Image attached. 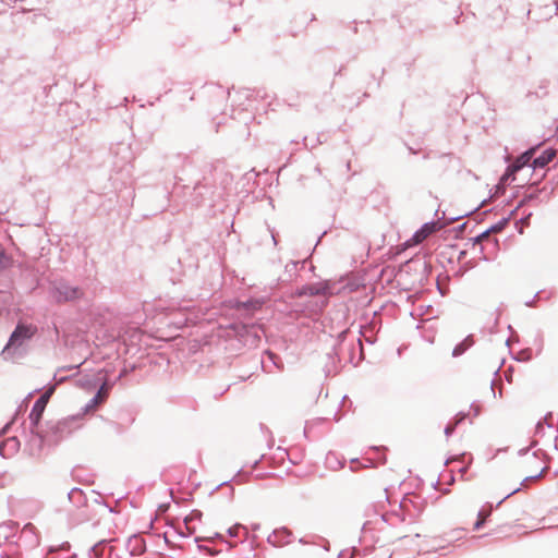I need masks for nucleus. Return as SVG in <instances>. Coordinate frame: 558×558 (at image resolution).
I'll return each instance as SVG.
<instances>
[{
  "mask_svg": "<svg viewBox=\"0 0 558 558\" xmlns=\"http://www.w3.org/2000/svg\"><path fill=\"white\" fill-rule=\"evenodd\" d=\"M490 513H492V509H490V508L482 509V510L478 512V514H477V520H476V522L474 523L473 529H474L475 531L480 530V529L484 525V523H485L486 519L490 515Z\"/></svg>",
  "mask_w": 558,
  "mask_h": 558,
  "instance_id": "obj_9",
  "label": "nucleus"
},
{
  "mask_svg": "<svg viewBox=\"0 0 558 558\" xmlns=\"http://www.w3.org/2000/svg\"><path fill=\"white\" fill-rule=\"evenodd\" d=\"M556 156V150L546 149L541 156L533 160V168H544L547 166Z\"/></svg>",
  "mask_w": 558,
  "mask_h": 558,
  "instance_id": "obj_7",
  "label": "nucleus"
},
{
  "mask_svg": "<svg viewBox=\"0 0 558 558\" xmlns=\"http://www.w3.org/2000/svg\"><path fill=\"white\" fill-rule=\"evenodd\" d=\"M468 345H469V344H466V340H465L464 342H462V343L458 344V345L453 349L452 354H453L454 356H458V355L462 354V353L465 351V349L468 348Z\"/></svg>",
  "mask_w": 558,
  "mask_h": 558,
  "instance_id": "obj_10",
  "label": "nucleus"
},
{
  "mask_svg": "<svg viewBox=\"0 0 558 558\" xmlns=\"http://www.w3.org/2000/svg\"><path fill=\"white\" fill-rule=\"evenodd\" d=\"M54 391L53 387H50L34 404L31 413H29V421L32 424V430L38 435L40 438H45L46 435L44 434L40 425V420L43 416V413L47 407V403L52 396Z\"/></svg>",
  "mask_w": 558,
  "mask_h": 558,
  "instance_id": "obj_1",
  "label": "nucleus"
},
{
  "mask_svg": "<svg viewBox=\"0 0 558 558\" xmlns=\"http://www.w3.org/2000/svg\"><path fill=\"white\" fill-rule=\"evenodd\" d=\"M109 393V388L107 384H104L98 390L97 395L92 399L90 403L87 405V410L96 408L98 404L102 403Z\"/></svg>",
  "mask_w": 558,
  "mask_h": 558,
  "instance_id": "obj_8",
  "label": "nucleus"
},
{
  "mask_svg": "<svg viewBox=\"0 0 558 558\" xmlns=\"http://www.w3.org/2000/svg\"><path fill=\"white\" fill-rule=\"evenodd\" d=\"M452 430H453V426H448L445 432L447 435H449L452 433Z\"/></svg>",
  "mask_w": 558,
  "mask_h": 558,
  "instance_id": "obj_11",
  "label": "nucleus"
},
{
  "mask_svg": "<svg viewBox=\"0 0 558 558\" xmlns=\"http://www.w3.org/2000/svg\"><path fill=\"white\" fill-rule=\"evenodd\" d=\"M202 512L198 510H193L185 519L184 526L186 530V535H193L196 533L198 523L202 520Z\"/></svg>",
  "mask_w": 558,
  "mask_h": 558,
  "instance_id": "obj_5",
  "label": "nucleus"
},
{
  "mask_svg": "<svg viewBox=\"0 0 558 558\" xmlns=\"http://www.w3.org/2000/svg\"><path fill=\"white\" fill-rule=\"evenodd\" d=\"M230 534H231V535H235V529H234V530H232V529H231V530H230Z\"/></svg>",
  "mask_w": 558,
  "mask_h": 558,
  "instance_id": "obj_12",
  "label": "nucleus"
},
{
  "mask_svg": "<svg viewBox=\"0 0 558 558\" xmlns=\"http://www.w3.org/2000/svg\"><path fill=\"white\" fill-rule=\"evenodd\" d=\"M436 231V223H425L420 230H417L411 240L408 241V245H416L423 242L427 236Z\"/></svg>",
  "mask_w": 558,
  "mask_h": 558,
  "instance_id": "obj_3",
  "label": "nucleus"
},
{
  "mask_svg": "<svg viewBox=\"0 0 558 558\" xmlns=\"http://www.w3.org/2000/svg\"><path fill=\"white\" fill-rule=\"evenodd\" d=\"M36 328L33 326H26V325H17L15 330L12 332L9 342L5 347V350H8L11 347H19L21 345L25 340L32 338V336L35 333Z\"/></svg>",
  "mask_w": 558,
  "mask_h": 558,
  "instance_id": "obj_2",
  "label": "nucleus"
},
{
  "mask_svg": "<svg viewBox=\"0 0 558 558\" xmlns=\"http://www.w3.org/2000/svg\"><path fill=\"white\" fill-rule=\"evenodd\" d=\"M535 153V149H530L522 154L507 170V173L504 177V180L507 179L509 175L513 174L514 172L522 169L524 166H526L530 160L532 159L533 155Z\"/></svg>",
  "mask_w": 558,
  "mask_h": 558,
  "instance_id": "obj_4",
  "label": "nucleus"
},
{
  "mask_svg": "<svg viewBox=\"0 0 558 558\" xmlns=\"http://www.w3.org/2000/svg\"><path fill=\"white\" fill-rule=\"evenodd\" d=\"M82 296V292L77 288L63 287L58 290L57 300L58 301H70L75 300Z\"/></svg>",
  "mask_w": 558,
  "mask_h": 558,
  "instance_id": "obj_6",
  "label": "nucleus"
}]
</instances>
